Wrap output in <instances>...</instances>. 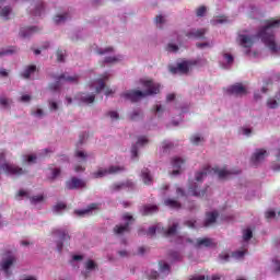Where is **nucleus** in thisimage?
Wrapping results in <instances>:
<instances>
[{"instance_id":"1","label":"nucleus","mask_w":280,"mask_h":280,"mask_svg":"<svg viewBox=\"0 0 280 280\" xmlns=\"http://www.w3.org/2000/svg\"><path fill=\"white\" fill-rule=\"evenodd\" d=\"M277 27H280V20L270 19L266 21L265 27H262L256 36L249 37L247 35H238L237 40L241 47L249 49V47H253V40H255V38H260L261 43H264L272 54H277V51H280V46H278L275 40L273 28Z\"/></svg>"},{"instance_id":"2","label":"nucleus","mask_w":280,"mask_h":280,"mask_svg":"<svg viewBox=\"0 0 280 280\" xmlns=\"http://www.w3.org/2000/svg\"><path fill=\"white\" fill-rule=\"evenodd\" d=\"M140 84L147 89L144 92L139 90H131L125 92L122 97H125V100H129L132 103H137L139 100H143V97H148L150 95H159V93H161V84L155 83L152 80H140Z\"/></svg>"},{"instance_id":"3","label":"nucleus","mask_w":280,"mask_h":280,"mask_svg":"<svg viewBox=\"0 0 280 280\" xmlns=\"http://www.w3.org/2000/svg\"><path fill=\"white\" fill-rule=\"evenodd\" d=\"M218 174L219 178L221 180H223L224 178H229L230 176H233V174H242V171L240 170H233V171H229L226 168H218V167H211L209 165H207L206 167H203L202 171L197 172L195 179L197 180V183H202V179L207 178L208 174Z\"/></svg>"},{"instance_id":"4","label":"nucleus","mask_w":280,"mask_h":280,"mask_svg":"<svg viewBox=\"0 0 280 280\" xmlns=\"http://www.w3.org/2000/svg\"><path fill=\"white\" fill-rule=\"evenodd\" d=\"M56 79L55 83L49 84V90L50 91H60V86L62 82H69L70 84H78L80 81V75L74 74V75H67L66 73L59 75V77H54Z\"/></svg>"},{"instance_id":"5","label":"nucleus","mask_w":280,"mask_h":280,"mask_svg":"<svg viewBox=\"0 0 280 280\" xmlns=\"http://www.w3.org/2000/svg\"><path fill=\"white\" fill-rule=\"evenodd\" d=\"M196 65H198V61L184 60L177 63V66H171L170 71L171 73H174V74L176 73L187 74L189 73V69H191V67H196Z\"/></svg>"},{"instance_id":"6","label":"nucleus","mask_w":280,"mask_h":280,"mask_svg":"<svg viewBox=\"0 0 280 280\" xmlns=\"http://www.w3.org/2000/svg\"><path fill=\"white\" fill-rule=\"evenodd\" d=\"M159 266H160V273L159 271H151L150 275L148 276L150 280L165 279V277L170 275L171 272L170 264L161 260L159 261Z\"/></svg>"},{"instance_id":"7","label":"nucleus","mask_w":280,"mask_h":280,"mask_svg":"<svg viewBox=\"0 0 280 280\" xmlns=\"http://www.w3.org/2000/svg\"><path fill=\"white\" fill-rule=\"evenodd\" d=\"M54 235H57L59 237V241H57V250L58 253H62V248H65V244H69V241L71 240V236H69V233L67 230H54Z\"/></svg>"},{"instance_id":"8","label":"nucleus","mask_w":280,"mask_h":280,"mask_svg":"<svg viewBox=\"0 0 280 280\" xmlns=\"http://www.w3.org/2000/svg\"><path fill=\"white\" fill-rule=\"evenodd\" d=\"M126 168L124 166H109L108 168H98L96 172L92 173V178H104L107 174H119Z\"/></svg>"},{"instance_id":"9","label":"nucleus","mask_w":280,"mask_h":280,"mask_svg":"<svg viewBox=\"0 0 280 280\" xmlns=\"http://www.w3.org/2000/svg\"><path fill=\"white\" fill-rule=\"evenodd\" d=\"M228 95H235L236 97H242L243 95H247L248 91L246 86L242 83H235L226 89Z\"/></svg>"},{"instance_id":"10","label":"nucleus","mask_w":280,"mask_h":280,"mask_svg":"<svg viewBox=\"0 0 280 280\" xmlns=\"http://www.w3.org/2000/svg\"><path fill=\"white\" fill-rule=\"evenodd\" d=\"M86 187V182L80 179L78 177H71L66 182V189L75 190V189H84Z\"/></svg>"},{"instance_id":"11","label":"nucleus","mask_w":280,"mask_h":280,"mask_svg":"<svg viewBox=\"0 0 280 280\" xmlns=\"http://www.w3.org/2000/svg\"><path fill=\"white\" fill-rule=\"evenodd\" d=\"M266 156H268V151H266V149H256L250 159L252 165L257 167L259 163H264V161H266Z\"/></svg>"},{"instance_id":"12","label":"nucleus","mask_w":280,"mask_h":280,"mask_svg":"<svg viewBox=\"0 0 280 280\" xmlns=\"http://www.w3.org/2000/svg\"><path fill=\"white\" fill-rule=\"evenodd\" d=\"M195 248H215L218 246V243L213 241V238L209 237H202L197 238L195 243H192Z\"/></svg>"},{"instance_id":"13","label":"nucleus","mask_w":280,"mask_h":280,"mask_svg":"<svg viewBox=\"0 0 280 280\" xmlns=\"http://www.w3.org/2000/svg\"><path fill=\"white\" fill-rule=\"evenodd\" d=\"M14 261H16V258L13 255H9L7 259H2L1 270H3L7 277H10V275H12V271H10V267L14 265Z\"/></svg>"},{"instance_id":"14","label":"nucleus","mask_w":280,"mask_h":280,"mask_svg":"<svg viewBox=\"0 0 280 280\" xmlns=\"http://www.w3.org/2000/svg\"><path fill=\"white\" fill-rule=\"evenodd\" d=\"M207 32H208L207 28H198V30L192 28V30L186 32L185 36L187 38H195V39L199 40V39L205 38V34H207Z\"/></svg>"},{"instance_id":"15","label":"nucleus","mask_w":280,"mask_h":280,"mask_svg":"<svg viewBox=\"0 0 280 280\" xmlns=\"http://www.w3.org/2000/svg\"><path fill=\"white\" fill-rule=\"evenodd\" d=\"M172 165L175 168L172 172V176H178V174H180V167L185 165V159L175 156L172 159Z\"/></svg>"},{"instance_id":"16","label":"nucleus","mask_w":280,"mask_h":280,"mask_svg":"<svg viewBox=\"0 0 280 280\" xmlns=\"http://www.w3.org/2000/svg\"><path fill=\"white\" fill-rule=\"evenodd\" d=\"M199 186L198 184H192L191 186H189L188 188V194L190 196H196L197 198H202V196H205L207 194V187L205 189H198Z\"/></svg>"},{"instance_id":"17","label":"nucleus","mask_w":280,"mask_h":280,"mask_svg":"<svg viewBox=\"0 0 280 280\" xmlns=\"http://www.w3.org/2000/svg\"><path fill=\"white\" fill-rule=\"evenodd\" d=\"M36 32H38V27L36 26L22 27L20 30V36L22 38H30V36H32V34H36Z\"/></svg>"},{"instance_id":"18","label":"nucleus","mask_w":280,"mask_h":280,"mask_svg":"<svg viewBox=\"0 0 280 280\" xmlns=\"http://www.w3.org/2000/svg\"><path fill=\"white\" fill-rule=\"evenodd\" d=\"M114 233L116 235H124V233H130V222H126L124 225H115Z\"/></svg>"},{"instance_id":"19","label":"nucleus","mask_w":280,"mask_h":280,"mask_svg":"<svg viewBox=\"0 0 280 280\" xmlns=\"http://www.w3.org/2000/svg\"><path fill=\"white\" fill-rule=\"evenodd\" d=\"M141 178H142L144 185H152V183H154V178L152 177V174H150L149 168H143L141 171Z\"/></svg>"},{"instance_id":"20","label":"nucleus","mask_w":280,"mask_h":280,"mask_svg":"<svg viewBox=\"0 0 280 280\" xmlns=\"http://www.w3.org/2000/svg\"><path fill=\"white\" fill-rule=\"evenodd\" d=\"M218 220V212H208L206 215V220L203 223V226H211V224H215V221Z\"/></svg>"},{"instance_id":"21","label":"nucleus","mask_w":280,"mask_h":280,"mask_svg":"<svg viewBox=\"0 0 280 280\" xmlns=\"http://www.w3.org/2000/svg\"><path fill=\"white\" fill-rule=\"evenodd\" d=\"M158 212H159V206L156 205L143 206V212H142L143 215H152Z\"/></svg>"},{"instance_id":"22","label":"nucleus","mask_w":280,"mask_h":280,"mask_svg":"<svg viewBox=\"0 0 280 280\" xmlns=\"http://www.w3.org/2000/svg\"><path fill=\"white\" fill-rule=\"evenodd\" d=\"M126 187H135V183L127 180L125 183L114 184L112 189L113 191H119L120 189H126Z\"/></svg>"},{"instance_id":"23","label":"nucleus","mask_w":280,"mask_h":280,"mask_svg":"<svg viewBox=\"0 0 280 280\" xmlns=\"http://www.w3.org/2000/svg\"><path fill=\"white\" fill-rule=\"evenodd\" d=\"M97 207H98L97 203H91L90 206H88L86 209L75 210L74 213H77V215H86V213H91V211H95Z\"/></svg>"},{"instance_id":"24","label":"nucleus","mask_w":280,"mask_h":280,"mask_svg":"<svg viewBox=\"0 0 280 280\" xmlns=\"http://www.w3.org/2000/svg\"><path fill=\"white\" fill-rule=\"evenodd\" d=\"M32 73H36V66L31 65L25 68V70L22 72V78L25 80H30V77Z\"/></svg>"},{"instance_id":"25","label":"nucleus","mask_w":280,"mask_h":280,"mask_svg":"<svg viewBox=\"0 0 280 280\" xmlns=\"http://www.w3.org/2000/svg\"><path fill=\"white\" fill-rule=\"evenodd\" d=\"M176 231H178V223H173L167 230H163L164 237H172V235H176Z\"/></svg>"},{"instance_id":"26","label":"nucleus","mask_w":280,"mask_h":280,"mask_svg":"<svg viewBox=\"0 0 280 280\" xmlns=\"http://www.w3.org/2000/svg\"><path fill=\"white\" fill-rule=\"evenodd\" d=\"M164 205L166 207H170L171 209H180V202H178V200H175V199H166L164 200Z\"/></svg>"},{"instance_id":"27","label":"nucleus","mask_w":280,"mask_h":280,"mask_svg":"<svg viewBox=\"0 0 280 280\" xmlns=\"http://www.w3.org/2000/svg\"><path fill=\"white\" fill-rule=\"evenodd\" d=\"M81 102H83L84 104H93L95 102V95L91 94H82L80 96Z\"/></svg>"},{"instance_id":"28","label":"nucleus","mask_w":280,"mask_h":280,"mask_svg":"<svg viewBox=\"0 0 280 280\" xmlns=\"http://www.w3.org/2000/svg\"><path fill=\"white\" fill-rule=\"evenodd\" d=\"M106 80H108V77L104 75L103 79H98L97 84L98 86L96 88V93H102L104 89H106Z\"/></svg>"},{"instance_id":"29","label":"nucleus","mask_w":280,"mask_h":280,"mask_svg":"<svg viewBox=\"0 0 280 280\" xmlns=\"http://www.w3.org/2000/svg\"><path fill=\"white\" fill-rule=\"evenodd\" d=\"M67 19H69V13L58 14L54 18V21L57 25H60V23H65Z\"/></svg>"},{"instance_id":"30","label":"nucleus","mask_w":280,"mask_h":280,"mask_svg":"<svg viewBox=\"0 0 280 280\" xmlns=\"http://www.w3.org/2000/svg\"><path fill=\"white\" fill-rule=\"evenodd\" d=\"M74 156L80 159L81 163H86V159H89V155L84 151L80 150L75 151Z\"/></svg>"},{"instance_id":"31","label":"nucleus","mask_w":280,"mask_h":280,"mask_svg":"<svg viewBox=\"0 0 280 280\" xmlns=\"http://www.w3.org/2000/svg\"><path fill=\"white\" fill-rule=\"evenodd\" d=\"M28 198H30L31 205H38L45 200V196L43 195H37Z\"/></svg>"},{"instance_id":"32","label":"nucleus","mask_w":280,"mask_h":280,"mask_svg":"<svg viewBox=\"0 0 280 280\" xmlns=\"http://www.w3.org/2000/svg\"><path fill=\"white\" fill-rule=\"evenodd\" d=\"M124 57L117 56V57H106L105 61L107 65H113L115 62H119Z\"/></svg>"},{"instance_id":"33","label":"nucleus","mask_w":280,"mask_h":280,"mask_svg":"<svg viewBox=\"0 0 280 280\" xmlns=\"http://www.w3.org/2000/svg\"><path fill=\"white\" fill-rule=\"evenodd\" d=\"M243 240H244V242H248V241L253 240V231L250 229H247L244 231Z\"/></svg>"},{"instance_id":"34","label":"nucleus","mask_w":280,"mask_h":280,"mask_svg":"<svg viewBox=\"0 0 280 280\" xmlns=\"http://www.w3.org/2000/svg\"><path fill=\"white\" fill-rule=\"evenodd\" d=\"M45 10V4L42 2L39 3L34 11V16H40V14H43V11Z\"/></svg>"},{"instance_id":"35","label":"nucleus","mask_w":280,"mask_h":280,"mask_svg":"<svg viewBox=\"0 0 280 280\" xmlns=\"http://www.w3.org/2000/svg\"><path fill=\"white\" fill-rule=\"evenodd\" d=\"M12 12V8L10 7H4L1 12H0V16H2L3 19H8V16H10V13Z\"/></svg>"},{"instance_id":"36","label":"nucleus","mask_w":280,"mask_h":280,"mask_svg":"<svg viewBox=\"0 0 280 280\" xmlns=\"http://www.w3.org/2000/svg\"><path fill=\"white\" fill-rule=\"evenodd\" d=\"M23 163H36V155H24L23 156Z\"/></svg>"},{"instance_id":"37","label":"nucleus","mask_w":280,"mask_h":280,"mask_svg":"<svg viewBox=\"0 0 280 280\" xmlns=\"http://www.w3.org/2000/svg\"><path fill=\"white\" fill-rule=\"evenodd\" d=\"M10 54H16V47H10L3 51H0V58L1 56H10Z\"/></svg>"},{"instance_id":"38","label":"nucleus","mask_w":280,"mask_h":280,"mask_svg":"<svg viewBox=\"0 0 280 280\" xmlns=\"http://www.w3.org/2000/svg\"><path fill=\"white\" fill-rule=\"evenodd\" d=\"M55 213H59V211H62V209H67V205L65 202H59L54 206Z\"/></svg>"},{"instance_id":"39","label":"nucleus","mask_w":280,"mask_h":280,"mask_svg":"<svg viewBox=\"0 0 280 280\" xmlns=\"http://www.w3.org/2000/svg\"><path fill=\"white\" fill-rule=\"evenodd\" d=\"M96 51H97L98 56H104V54H110V52H113V51H114V48L109 46V47H107V48H105V49L100 48V49H97Z\"/></svg>"},{"instance_id":"40","label":"nucleus","mask_w":280,"mask_h":280,"mask_svg":"<svg viewBox=\"0 0 280 280\" xmlns=\"http://www.w3.org/2000/svg\"><path fill=\"white\" fill-rule=\"evenodd\" d=\"M97 268V264H95L93 260H88L85 264L86 270H95Z\"/></svg>"},{"instance_id":"41","label":"nucleus","mask_w":280,"mask_h":280,"mask_svg":"<svg viewBox=\"0 0 280 280\" xmlns=\"http://www.w3.org/2000/svg\"><path fill=\"white\" fill-rule=\"evenodd\" d=\"M65 56H67V52L63 50H57V60L58 62H65Z\"/></svg>"},{"instance_id":"42","label":"nucleus","mask_w":280,"mask_h":280,"mask_svg":"<svg viewBox=\"0 0 280 280\" xmlns=\"http://www.w3.org/2000/svg\"><path fill=\"white\" fill-rule=\"evenodd\" d=\"M149 141L145 136H141L138 138L137 145H148Z\"/></svg>"},{"instance_id":"43","label":"nucleus","mask_w":280,"mask_h":280,"mask_svg":"<svg viewBox=\"0 0 280 280\" xmlns=\"http://www.w3.org/2000/svg\"><path fill=\"white\" fill-rule=\"evenodd\" d=\"M206 13H207V7L205 5L199 7L196 11L197 16H205Z\"/></svg>"},{"instance_id":"44","label":"nucleus","mask_w":280,"mask_h":280,"mask_svg":"<svg viewBox=\"0 0 280 280\" xmlns=\"http://www.w3.org/2000/svg\"><path fill=\"white\" fill-rule=\"evenodd\" d=\"M106 117H110V119H119V113L112 110L106 113Z\"/></svg>"},{"instance_id":"45","label":"nucleus","mask_w":280,"mask_h":280,"mask_svg":"<svg viewBox=\"0 0 280 280\" xmlns=\"http://www.w3.org/2000/svg\"><path fill=\"white\" fill-rule=\"evenodd\" d=\"M191 143H194V145H198L200 143V141H203V138H200V136H192L190 138Z\"/></svg>"},{"instance_id":"46","label":"nucleus","mask_w":280,"mask_h":280,"mask_svg":"<svg viewBox=\"0 0 280 280\" xmlns=\"http://www.w3.org/2000/svg\"><path fill=\"white\" fill-rule=\"evenodd\" d=\"M246 253H247V250L234 252L233 257H235V259H242V257H244V255H246Z\"/></svg>"},{"instance_id":"47","label":"nucleus","mask_w":280,"mask_h":280,"mask_svg":"<svg viewBox=\"0 0 280 280\" xmlns=\"http://www.w3.org/2000/svg\"><path fill=\"white\" fill-rule=\"evenodd\" d=\"M0 106H3V108H8V106H10V100L7 97H0Z\"/></svg>"},{"instance_id":"48","label":"nucleus","mask_w":280,"mask_h":280,"mask_svg":"<svg viewBox=\"0 0 280 280\" xmlns=\"http://www.w3.org/2000/svg\"><path fill=\"white\" fill-rule=\"evenodd\" d=\"M122 220H125L126 222H129V224H131V222H135V218H132V214L128 212L122 215Z\"/></svg>"},{"instance_id":"49","label":"nucleus","mask_w":280,"mask_h":280,"mask_svg":"<svg viewBox=\"0 0 280 280\" xmlns=\"http://www.w3.org/2000/svg\"><path fill=\"white\" fill-rule=\"evenodd\" d=\"M131 156L132 159H137V156H139V149L137 148V144L131 147Z\"/></svg>"},{"instance_id":"50","label":"nucleus","mask_w":280,"mask_h":280,"mask_svg":"<svg viewBox=\"0 0 280 280\" xmlns=\"http://www.w3.org/2000/svg\"><path fill=\"white\" fill-rule=\"evenodd\" d=\"M223 58H224V60H226L228 65H233V60H234L233 55L223 54Z\"/></svg>"},{"instance_id":"51","label":"nucleus","mask_w":280,"mask_h":280,"mask_svg":"<svg viewBox=\"0 0 280 280\" xmlns=\"http://www.w3.org/2000/svg\"><path fill=\"white\" fill-rule=\"evenodd\" d=\"M167 51H173V54H176V51H178V45L168 44L167 45Z\"/></svg>"},{"instance_id":"52","label":"nucleus","mask_w":280,"mask_h":280,"mask_svg":"<svg viewBox=\"0 0 280 280\" xmlns=\"http://www.w3.org/2000/svg\"><path fill=\"white\" fill-rule=\"evenodd\" d=\"M219 258L221 259V261H229V259H231V256L226 253H221L219 255Z\"/></svg>"},{"instance_id":"53","label":"nucleus","mask_w":280,"mask_h":280,"mask_svg":"<svg viewBox=\"0 0 280 280\" xmlns=\"http://www.w3.org/2000/svg\"><path fill=\"white\" fill-rule=\"evenodd\" d=\"M32 101V96L30 94H24L21 96L20 102L27 103Z\"/></svg>"},{"instance_id":"54","label":"nucleus","mask_w":280,"mask_h":280,"mask_svg":"<svg viewBox=\"0 0 280 280\" xmlns=\"http://www.w3.org/2000/svg\"><path fill=\"white\" fill-rule=\"evenodd\" d=\"M276 217H277V212H275V210H269L266 212L267 220H271V218H276Z\"/></svg>"},{"instance_id":"55","label":"nucleus","mask_w":280,"mask_h":280,"mask_svg":"<svg viewBox=\"0 0 280 280\" xmlns=\"http://www.w3.org/2000/svg\"><path fill=\"white\" fill-rule=\"evenodd\" d=\"M155 23L156 25H163V23H165V18H163V15H158L155 18Z\"/></svg>"},{"instance_id":"56","label":"nucleus","mask_w":280,"mask_h":280,"mask_svg":"<svg viewBox=\"0 0 280 280\" xmlns=\"http://www.w3.org/2000/svg\"><path fill=\"white\" fill-rule=\"evenodd\" d=\"M147 235H151V237H154V235H156V228L154 226L149 228Z\"/></svg>"},{"instance_id":"57","label":"nucleus","mask_w":280,"mask_h":280,"mask_svg":"<svg viewBox=\"0 0 280 280\" xmlns=\"http://www.w3.org/2000/svg\"><path fill=\"white\" fill-rule=\"evenodd\" d=\"M18 196H20V198H30V192H27L26 190H19Z\"/></svg>"},{"instance_id":"58","label":"nucleus","mask_w":280,"mask_h":280,"mask_svg":"<svg viewBox=\"0 0 280 280\" xmlns=\"http://www.w3.org/2000/svg\"><path fill=\"white\" fill-rule=\"evenodd\" d=\"M163 150H170V148H174V144L172 142L164 141L162 143Z\"/></svg>"},{"instance_id":"59","label":"nucleus","mask_w":280,"mask_h":280,"mask_svg":"<svg viewBox=\"0 0 280 280\" xmlns=\"http://www.w3.org/2000/svg\"><path fill=\"white\" fill-rule=\"evenodd\" d=\"M58 176H60V168H54L51 179L54 180L55 178H58Z\"/></svg>"},{"instance_id":"60","label":"nucleus","mask_w":280,"mask_h":280,"mask_svg":"<svg viewBox=\"0 0 280 280\" xmlns=\"http://www.w3.org/2000/svg\"><path fill=\"white\" fill-rule=\"evenodd\" d=\"M141 116V112L139 110H135L131 116H130V119H132V121H135V119H137L138 117Z\"/></svg>"},{"instance_id":"61","label":"nucleus","mask_w":280,"mask_h":280,"mask_svg":"<svg viewBox=\"0 0 280 280\" xmlns=\"http://www.w3.org/2000/svg\"><path fill=\"white\" fill-rule=\"evenodd\" d=\"M185 224L188 229H196V221H186Z\"/></svg>"},{"instance_id":"62","label":"nucleus","mask_w":280,"mask_h":280,"mask_svg":"<svg viewBox=\"0 0 280 280\" xmlns=\"http://www.w3.org/2000/svg\"><path fill=\"white\" fill-rule=\"evenodd\" d=\"M273 265L276 272H280V260H273Z\"/></svg>"},{"instance_id":"63","label":"nucleus","mask_w":280,"mask_h":280,"mask_svg":"<svg viewBox=\"0 0 280 280\" xmlns=\"http://www.w3.org/2000/svg\"><path fill=\"white\" fill-rule=\"evenodd\" d=\"M86 167L84 166H80V165H75L74 166V172L79 173V172H85Z\"/></svg>"},{"instance_id":"64","label":"nucleus","mask_w":280,"mask_h":280,"mask_svg":"<svg viewBox=\"0 0 280 280\" xmlns=\"http://www.w3.org/2000/svg\"><path fill=\"white\" fill-rule=\"evenodd\" d=\"M176 194L183 198L185 196V190H183V188H177Z\"/></svg>"}]
</instances>
